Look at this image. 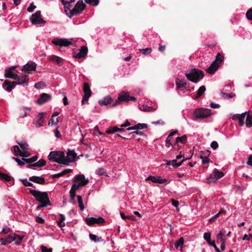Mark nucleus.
<instances>
[{"label": "nucleus", "instance_id": "obj_1", "mask_svg": "<svg viewBox=\"0 0 252 252\" xmlns=\"http://www.w3.org/2000/svg\"><path fill=\"white\" fill-rule=\"evenodd\" d=\"M186 76L187 79L194 83H196L201 80L204 74L202 70L196 68L192 69L189 73H186Z\"/></svg>", "mask_w": 252, "mask_h": 252}, {"label": "nucleus", "instance_id": "obj_2", "mask_svg": "<svg viewBox=\"0 0 252 252\" xmlns=\"http://www.w3.org/2000/svg\"><path fill=\"white\" fill-rule=\"evenodd\" d=\"M29 192L32 194L36 200L40 203H50V201L47 192H41L39 190L29 189Z\"/></svg>", "mask_w": 252, "mask_h": 252}, {"label": "nucleus", "instance_id": "obj_3", "mask_svg": "<svg viewBox=\"0 0 252 252\" xmlns=\"http://www.w3.org/2000/svg\"><path fill=\"white\" fill-rule=\"evenodd\" d=\"M48 158L51 161L64 165V153L63 152H51L48 156Z\"/></svg>", "mask_w": 252, "mask_h": 252}, {"label": "nucleus", "instance_id": "obj_4", "mask_svg": "<svg viewBox=\"0 0 252 252\" xmlns=\"http://www.w3.org/2000/svg\"><path fill=\"white\" fill-rule=\"evenodd\" d=\"M85 7L86 5L83 2V0H79L77 2L72 9H70V8H69V9H67V12H69V15L68 14L67 15L70 18L73 16L77 15L81 13L84 10Z\"/></svg>", "mask_w": 252, "mask_h": 252}, {"label": "nucleus", "instance_id": "obj_5", "mask_svg": "<svg viewBox=\"0 0 252 252\" xmlns=\"http://www.w3.org/2000/svg\"><path fill=\"white\" fill-rule=\"evenodd\" d=\"M211 110L207 108H200L196 109L193 112L194 120L203 119L211 115Z\"/></svg>", "mask_w": 252, "mask_h": 252}, {"label": "nucleus", "instance_id": "obj_6", "mask_svg": "<svg viewBox=\"0 0 252 252\" xmlns=\"http://www.w3.org/2000/svg\"><path fill=\"white\" fill-rule=\"evenodd\" d=\"M30 21L33 25L45 24L46 21L41 18L40 11H37L32 15Z\"/></svg>", "mask_w": 252, "mask_h": 252}, {"label": "nucleus", "instance_id": "obj_7", "mask_svg": "<svg viewBox=\"0 0 252 252\" xmlns=\"http://www.w3.org/2000/svg\"><path fill=\"white\" fill-rule=\"evenodd\" d=\"M83 93L84 96L82 100V104H84L85 102H87L89 97L92 95V91L90 85L87 82L84 83L83 84Z\"/></svg>", "mask_w": 252, "mask_h": 252}, {"label": "nucleus", "instance_id": "obj_8", "mask_svg": "<svg viewBox=\"0 0 252 252\" xmlns=\"http://www.w3.org/2000/svg\"><path fill=\"white\" fill-rule=\"evenodd\" d=\"M85 222L88 225L91 226L94 224H104L105 221L102 217H99L98 218L94 217L86 218Z\"/></svg>", "mask_w": 252, "mask_h": 252}, {"label": "nucleus", "instance_id": "obj_9", "mask_svg": "<svg viewBox=\"0 0 252 252\" xmlns=\"http://www.w3.org/2000/svg\"><path fill=\"white\" fill-rule=\"evenodd\" d=\"M52 43L56 46H68L71 44V42L65 38H55L52 40Z\"/></svg>", "mask_w": 252, "mask_h": 252}, {"label": "nucleus", "instance_id": "obj_10", "mask_svg": "<svg viewBox=\"0 0 252 252\" xmlns=\"http://www.w3.org/2000/svg\"><path fill=\"white\" fill-rule=\"evenodd\" d=\"M77 155L73 150H68L67 153V156L64 159V165H68L69 163L72 162L74 161Z\"/></svg>", "mask_w": 252, "mask_h": 252}, {"label": "nucleus", "instance_id": "obj_11", "mask_svg": "<svg viewBox=\"0 0 252 252\" xmlns=\"http://www.w3.org/2000/svg\"><path fill=\"white\" fill-rule=\"evenodd\" d=\"M129 93L128 92H122L118 97L116 101L112 104V107H115L119 105L121 101H128L129 98Z\"/></svg>", "mask_w": 252, "mask_h": 252}, {"label": "nucleus", "instance_id": "obj_12", "mask_svg": "<svg viewBox=\"0 0 252 252\" xmlns=\"http://www.w3.org/2000/svg\"><path fill=\"white\" fill-rule=\"evenodd\" d=\"M16 81V85H21L23 87H27L29 84V75H23L21 77L18 75V79H14Z\"/></svg>", "mask_w": 252, "mask_h": 252}, {"label": "nucleus", "instance_id": "obj_13", "mask_svg": "<svg viewBox=\"0 0 252 252\" xmlns=\"http://www.w3.org/2000/svg\"><path fill=\"white\" fill-rule=\"evenodd\" d=\"M52 98V96L46 93H42L40 95L39 98L37 100L36 103L42 105Z\"/></svg>", "mask_w": 252, "mask_h": 252}, {"label": "nucleus", "instance_id": "obj_14", "mask_svg": "<svg viewBox=\"0 0 252 252\" xmlns=\"http://www.w3.org/2000/svg\"><path fill=\"white\" fill-rule=\"evenodd\" d=\"M246 114V112L243 113L241 114H235L232 116V119L233 120H238L239 121V125L241 126H242L244 125L245 124L244 120Z\"/></svg>", "mask_w": 252, "mask_h": 252}, {"label": "nucleus", "instance_id": "obj_15", "mask_svg": "<svg viewBox=\"0 0 252 252\" xmlns=\"http://www.w3.org/2000/svg\"><path fill=\"white\" fill-rule=\"evenodd\" d=\"M88 53V48L85 46H83L77 51L74 53V56L76 58H84Z\"/></svg>", "mask_w": 252, "mask_h": 252}, {"label": "nucleus", "instance_id": "obj_16", "mask_svg": "<svg viewBox=\"0 0 252 252\" xmlns=\"http://www.w3.org/2000/svg\"><path fill=\"white\" fill-rule=\"evenodd\" d=\"M16 85V82H11L5 80L2 84V87L7 91L10 92L14 89Z\"/></svg>", "mask_w": 252, "mask_h": 252}, {"label": "nucleus", "instance_id": "obj_17", "mask_svg": "<svg viewBox=\"0 0 252 252\" xmlns=\"http://www.w3.org/2000/svg\"><path fill=\"white\" fill-rule=\"evenodd\" d=\"M146 180L151 181L153 183L158 184H162L167 181L166 179L161 178L160 176H154L151 175L147 177Z\"/></svg>", "mask_w": 252, "mask_h": 252}, {"label": "nucleus", "instance_id": "obj_18", "mask_svg": "<svg viewBox=\"0 0 252 252\" xmlns=\"http://www.w3.org/2000/svg\"><path fill=\"white\" fill-rule=\"evenodd\" d=\"M29 180L40 185H44L45 184V180L44 178L41 177L33 176L29 178Z\"/></svg>", "mask_w": 252, "mask_h": 252}, {"label": "nucleus", "instance_id": "obj_19", "mask_svg": "<svg viewBox=\"0 0 252 252\" xmlns=\"http://www.w3.org/2000/svg\"><path fill=\"white\" fill-rule=\"evenodd\" d=\"M117 131L124 132L126 131V130L123 127L119 128L117 126H114L109 127L108 128H107L106 130V133L107 134H112Z\"/></svg>", "mask_w": 252, "mask_h": 252}, {"label": "nucleus", "instance_id": "obj_20", "mask_svg": "<svg viewBox=\"0 0 252 252\" xmlns=\"http://www.w3.org/2000/svg\"><path fill=\"white\" fill-rule=\"evenodd\" d=\"M4 76L6 78L13 79H18V75L13 73L12 68H9L5 70Z\"/></svg>", "mask_w": 252, "mask_h": 252}, {"label": "nucleus", "instance_id": "obj_21", "mask_svg": "<svg viewBox=\"0 0 252 252\" xmlns=\"http://www.w3.org/2000/svg\"><path fill=\"white\" fill-rule=\"evenodd\" d=\"M15 240V238L13 237V235H9L5 238H1L0 239V242L2 245H6L7 244H10L13 241Z\"/></svg>", "mask_w": 252, "mask_h": 252}, {"label": "nucleus", "instance_id": "obj_22", "mask_svg": "<svg viewBox=\"0 0 252 252\" xmlns=\"http://www.w3.org/2000/svg\"><path fill=\"white\" fill-rule=\"evenodd\" d=\"M221 64H211L210 66L206 69L207 73L213 74L220 67Z\"/></svg>", "mask_w": 252, "mask_h": 252}, {"label": "nucleus", "instance_id": "obj_23", "mask_svg": "<svg viewBox=\"0 0 252 252\" xmlns=\"http://www.w3.org/2000/svg\"><path fill=\"white\" fill-rule=\"evenodd\" d=\"M36 64H25L23 67L22 70L29 73L31 71L34 70L36 69Z\"/></svg>", "mask_w": 252, "mask_h": 252}, {"label": "nucleus", "instance_id": "obj_24", "mask_svg": "<svg viewBox=\"0 0 252 252\" xmlns=\"http://www.w3.org/2000/svg\"><path fill=\"white\" fill-rule=\"evenodd\" d=\"M74 182H80L79 183H86V185L88 183L89 181L88 179H86L85 176L83 174H78L75 176L74 177Z\"/></svg>", "mask_w": 252, "mask_h": 252}, {"label": "nucleus", "instance_id": "obj_25", "mask_svg": "<svg viewBox=\"0 0 252 252\" xmlns=\"http://www.w3.org/2000/svg\"><path fill=\"white\" fill-rule=\"evenodd\" d=\"M36 126L39 127L43 126L44 122V113L43 112L39 113L36 117Z\"/></svg>", "mask_w": 252, "mask_h": 252}, {"label": "nucleus", "instance_id": "obj_26", "mask_svg": "<svg viewBox=\"0 0 252 252\" xmlns=\"http://www.w3.org/2000/svg\"><path fill=\"white\" fill-rule=\"evenodd\" d=\"M112 100V99L111 97L109 95H107V96L103 97V98L102 100H99V104L101 106L107 105L109 104H110L111 103Z\"/></svg>", "mask_w": 252, "mask_h": 252}, {"label": "nucleus", "instance_id": "obj_27", "mask_svg": "<svg viewBox=\"0 0 252 252\" xmlns=\"http://www.w3.org/2000/svg\"><path fill=\"white\" fill-rule=\"evenodd\" d=\"M246 125L248 127L252 126V111H249L247 113L246 120Z\"/></svg>", "mask_w": 252, "mask_h": 252}, {"label": "nucleus", "instance_id": "obj_28", "mask_svg": "<svg viewBox=\"0 0 252 252\" xmlns=\"http://www.w3.org/2000/svg\"><path fill=\"white\" fill-rule=\"evenodd\" d=\"M72 171V170L71 169H66L63 170L62 172H61L59 173L52 175L51 176V177L52 178H59L61 176L64 175L66 174L71 173Z\"/></svg>", "mask_w": 252, "mask_h": 252}, {"label": "nucleus", "instance_id": "obj_29", "mask_svg": "<svg viewBox=\"0 0 252 252\" xmlns=\"http://www.w3.org/2000/svg\"><path fill=\"white\" fill-rule=\"evenodd\" d=\"M176 85L178 89H182V88L187 89L189 87V85L183 81L177 79L176 81Z\"/></svg>", "mask_w": 252, "mask_h": 252}, {"label": "nucleus", "instance_id": "obj_30", "mask_svg": "<svg viewBox=\"0 0 252 252\" xmlns=\"http://www.w3.org/2000/svg\"><path fill=\"white\" fill-rule=\"evenodd\" d=\"M206 91V87L204 86H201L199 87V89L197 91V94L194 96V99H197L201 96Z\"/></svg>", "mask_w": 252, "mask_h": 252}, {"label": "nucleus", "instance_id": "obj_31", "mask_svg": "<svg viewBox=\"0 0 252 252\" xmlns=\"http://www.w3.org/2000/svg\"><path fill=\"white\" fill-rule=\"evenodd\" d=\"M139 109L145 112H153L156 110V108L153 107L148 106L146 105H142L139 106Z\"/></svg>", "mask_w": 252, "mask_h": 252}, {"label": "nucleus", "instance_id": "obj_32", "mask_svg": "<svg viewBox=\"0 0 252 252\" xmlns=\"http://www.w3.org/2000/svg\"><path fill=\"white\" fill-rule=\"evenodd\" d=\"M49 61L56 63H61L63 62V60L62 58L55 55L50 56Z\"/></svg>", "mask_w": 252, "mask_h": 252}, {"label": "nucleus", "instance_id": "obj_33", "mask_svg": "<svg viewBox=\"0 0 252 252\" xmlns=\"http://www.w3.org/2000/svg\"><path fill=\"white\" fill-rule=\"evenodd\" d=\"M38 157L37 156H34L29 158H22V160L28 163H32V162L36 161Z\"/></svg>", "mask_w": 252, "mask_h": 252}, {"label": "nucleus", "instance_id": "obj_34", "mask_svg": "<svg viewBox=\"0 0 252 252\" xmlns=\"http://www.w3.org/2000/svg\"><path fill=\"white\" fill-rule=\"evenodd\" d=\"M60 219L59 221H57L58 225L60 227H63L65 226V223L63 221L65 220V217L63 215L60 214L59 215Z\"/></svg>", "mask_w": 252, "mask_h": 252}, {"label": "nucleus", "instance_id": "obj_35", "mask_svg": "<svg viewBox=\"0 0 252 252\" xmlns=\"http://www.w3.org/2000/svg\"><path fill=\"white\" fill-rule=\"evenodd\" d=\"M223 61V56L222 54L218 53L216 59L211 63H221Z\"/></svg>", "mask_w": 252, "mask_h": 252}, {"label": "nucleus", "instance_id": "obj_36", "mask_svg": "<svg viewBox=\"0 0 252 252\" xmlns=\"http://www.w3.org/2000/svg\"><path fill=\"white\" fill-rule=\"evenodd\" d=\"M85 185H86V183L84 182V183H83H83H79L78 184H73L72 185V187H71L70 189L73 190L74 191H76L77 190L79 189L80 187H83Z\"/></svg>", "mask_w": 252, "mask_h": 252}, {"label": "nucleus", "instance_id": "obj_37", "mask_svg": "<svg viewBox=\"0 0 252 252\" xmlns=\"http://www.w3.org/2000/svg\"><path fill=\"white\" fill-rule=\"evenodd\" d=\"M187 141V137L186 135L181 137H178L176 138V143H181L185 144Z\"/></svg>", "mask_w": 252, "mask_h": 252}, {"label": "nucleus", "instance_id": "obj_38", "mask_svg": "<svg viewBox=\"0 0 252 252\" xmlns=\"http://www.w3.org/2000/svg\"><path fill=\"white\" fill-rule=\"evenodd\" d=\"M139 52L144 55H148L152 52V48L147 47L145 49H139Z\"/></svg>", "mask_w": 252, "mask_h": 252}, {"label": "nucleus", "instance_id": "obj_39", "mask_svg": "<svg viewBox=\"0 0 252 252\" xmlns=\"http://www.w3.org/2000/svg\"><path fill=\"white\" fill-rule=\"evenodd\" d=\"M89 237L90 239L94 241V242L98 241L99 242H102L103 241V239L101 237L97 238V236L92 233H90Z\"/></svg>", "mask_w": 252, "mask_h": 252}, {"label": "nucleus", "instance_id": "obj_40", "mask_svg": "<svg viewBox=\"0 0 252 252\" xmlns=\"http://www.w3.org/2000/svg\"><path fill=\"white\" fill-rule=\"evenodd\" d=\"M35 167H41L46 164V161L44 159H40L37 162L34 163Z\"/></svg>", "mask_w": 252, "mask_h": 252}, {"label": "nucleus", "instance_id": "obj_41", "mask_svg": "<svg viewBox=\"0 0 252 252\" xmlns=\"http://www.w3.org/2000/svg\"><path fill=\"white\" fill-rule=\"evenodd\" d=\"M77 198L79 208L81 211H83L84 210V206L83 204L82 197L80 195H77Z\"/></svg>", "mask_w": 252, "mask_h": 252}, {"label": "nucleus", "instance_id": "obj_42", "mask_svg": "<svg viewBox=\"0 0 252 252\" xmlns=\"http://www.w3.org/2000/svg\"><path fill=\"white\" fill-rule=\"evenodd\" d=\"M216 180H217L216 178V176H215V174L214 173V170L213 171L212 174H211L210 176L207 179V183H210L211 182H214Z\"/></svg>", "mask_w": 252, "mask_h": 252}, {"label": "nucleus", "instance_id": "obj_43", "mask_svg": "<svg viewBox=\"0 0 252 252\" xmlns=\"http://www.w3.org/2000/svg\"><path fill=\"white\" fill-rule=\"evenodd\" d=\"M184 239L183 237H181L178 241L175 243V246L177 249L179 247H182L184 245Z\"/></svg>", "mask_w": 252, "mask_h": 252}, {"label": "nucleus", "instance_id": "obj_44", "mask_svg": "<svg viewBox=\"0 0 252 252\" xmlns=\"http://www.w3.org/2000/svg\"><path fill=\"white\" fill-rule=\"evenodd\" d=\"M13 179V177L3 173V175H2V177L1 180L4 182H9Z\"/></svg>", "mask_w": 252, "mask_h": 252}, {"label": "nucleus", "instance_id": "obj_45", "mask_svg": "<svg viewBox=\"0 0 252 252\" xmlns=\"http://www.w3.org/2000/svg\"><path fill=\"white\" fill-rule=\"evenodd\" d=\"M84 1L87 3L94 6H97L99 3V0H84Z\"/></svg>", "mask_w": 252, "mask_h": 252}, {"label": "nucleus", "instance_id": "obj_46", "mask_svg": "<svg viewBox=\"0 0 252 252\" xmlns=\"http://www.w3.org/2000/svg\"><path fill=\"white\" fill-rule=\"evenodd\" d=\"M214 173L217 179H220L224 176V173L221 171H219L218 169H214Z\"/></svg>", "mask_w": 252, "mask_h": 252}, {"label": "nucleus", "instance_id": "obj_47", "mask_svg": "<svg viewBox=\"0 0 252 252\" xmlns=\"http://www.w3.org/2000/svg\"><path fill=\"white\" fill-rule=\"evenodd\" d=\"M13 151H14L15 156H17V157L19 156V155H20L21 151H22L21 150H20L19 146L17 145H15L13 147Z\"/></svg>", "mask_w": 252, "mask_h": 252}, {"label": "nucleus", "instance_id": "obj_48", "mask_svg": "<svg viewBox=\"0 0 252 252\" xmlns=\"http://www.w3.org/2000/svg\"><path fill=\"white\" fill-rule=\"evenodd\" d=\"M204 239L208 242V244L211 243V233L210 232H206L204 234Z\"/></svg>", "mask_w": 252, "mask_h": 252}, {"label": "nucleus", "instance_id": "obj_49", "mask_svg": "<svg viewBox=\"0 0 252 252\" xmlns=\"http://www.w3.org/2000/svg\"><path fill=\"white\" fill-rule=\"evenodd\" d=\"M135 127L136 130L137 129H142L143 128H147V125L145 124H140L139 123L138 124H136L135 125Z\"/></svg>", "mask_w": 252, "mask_h": 252}, {"label": "nucleus", "instance_id": "obj_50", "mask_svg": "<svg viewBox=\"0 0 252 252\" xmlns=\"http://www.w3.org/2000/svg\"><path fill=\"white\" fill-rule=\"evenodd\" d=\"M96 173L99 175L107 176L106 172L103 168H99L96 170Z\"/></svg>", "mask_w": 252, "mask_h": 252}, {"label": "nucleus", "instance_id": "obj_51", "mask_svg": "<svg viewBox=\"0 0 252 252\" xmlns=\"http://www.w3.org/2000/svg\"><path fill=\"white\" fill-rule=\"evenodd\" d=\"M17 143L19 144V146L23 150V151L27 150L28 149L29 145L27 143H20L18 141H17Z\"/></svg>", "mask_w": 252, "mask_h": 252}, {"label": "nucleus", "instance_id": "obj_52", "mask_svg": "<svg viewBox=\"0 0 252 252\" xmlns=\"http://www.w3.org/2000/svg\"><path fill=\"white\" fill-rule=\"evenodd\" d=\"M200 158L202 159V163L203 164H205L208 163L210 161V159L208 158V157L204 156L203 155H200Z\"/></svg>", "mask_w": 252, "mask_h": 252}, {"label": "nucleus", "instance_id": "obj_53", "mask_svg": "<svg viewBox=\"0 0 252 252\" xmlns=\"http://www.w3.org/2000/svg\"><path fill=\"white\" fill-rule=\"evenodd\" d=\"M21 182H22L23 184L26 186V187H33V188H35L33 186V185L31 182H28L27 179H22Z\"/></svg>", "mask_w": 252, "mask_h": 252}, {"label": "nucleus", "instance_id": "obj_54", "mask_svg": "<svg viewBox=\"0 0 252 252\" xmlns=\"http://www.w3.org/2000/svg\"><path fill=\"white\" fill-rule=\"evenodd\" d=\"M217 242H218L219 241H220V242H225V241H226L225 238H223V235L220 232H219V233H218L217 234Z\"/></svg>", "mask_w": 252, "mask_h": 252}, {"label": "nucleus", "instance_id": "obj_55", "mask_svg": "<svg viewBox=\"0 0 252 252\" xmlns=\"http://www.w3.org/2000/svg\"><path fill=\"white\" fill-rule=\"evenodd\" d=\"M31 155V154L27 151V150L21 151L20 155L19 156H21L22 158H25L29 157Z\"/></svg>", "mask_w": 252, "mask_h": 252}, {"label": "nucleus", "instance_id": "obj_56", "mask_svg": "<svg viewBox=\"0 0 252 252\" xmlns=\"http://www.w3.org/2000/svg\"><path fill=\"white\" fill-rule=\"evenodd\" d=\"M75 192L73 190H70L69 191V194H70V202L73 203L74 201L75 197L76 195Z\"/></svg>", "mask_w": 252, "mask_h": 252}, {"label": "nucleus", "instance_id": "obj_57", "mask_svg": "<svg viewBox=\"0 0 252 252\" xmlns=\"http://www.w3.org/2000/svg\"><path fill=\"white\" fill-rule=\"evenodd\" d=\"M221 94L223 95V96H225V98H232L233 97H234L235 95V94L233 93H231L228 94L227 93H225L222 91L221 92Z\"/></svg>", "mask_w": 252, "mask_h": 252}, {"label": "nucleus", "instance_id": "obj_58", "mask_svg": "<svg viewBox=\"0 0 252 252\" xmlns=\"http://www.w3.org/2000/svg\"><path fill=\"white\" fill-rule=\"evenodd\" d=\"M51 203H49V202H46V203H40V204L39 205L36 207V209L37 210H40V209H41L43 207H46L47 206H51Z\"/></svg>", "mask_w": 252, "mask_h": 252}, {"label": "nucleus", "instance_id": "obj_59", "mask_svg": "<svg viewBox=\"0 0 252 252\" xmlns=\"http://www.w3.org/2000/svg\"><path fill=\"white\" fill-rule=\"evenodd\" d=\"M12 159L14 160L15 161H16L18 164L20 166H23L25 165V161H24L23 160V161H21L19 158H15V157H12Z\"/></svg>", "mask_w": 252, "mask_h": 252}, {"label": "nucleus", "instance_id": "obj_60", "mask_svg": "<svg viewBox=\"0 0 252 252\" xmlns=\"http://www.w3.org/2000/svg\"><path fill=\"white\" fill-rule=\"evenodd\" d=\"M135 134L139 135L146 136V135L142 131H138V130H136V131H134L128 133V135H132V136H134V134Z\"/></svg>", "mask_w": 252, "mask_h": 252}, {"label": "nucleus", "instance_id": "obj_61", "mask_svg": "<svg viewBox=\"0 0 252 252\" xmlns=\"http://www.w3.org/2000/svg\"><path fill=\"white\" fill-rule=\"evenodd\" d=\"M45 86V84L44 82H40L35 83L34 84V87L37 89H40L42 88V87Z\"/></svg>", "mask_w": 252, "mask_h": 252}, {"label": "nucleus", "instance_id": "obj_62", "mask_svg": "<svg viewBox=\"0 0 252 252\" xmlns=\"http://www.w3.org/2000/svg\"><path fill=\"white\" fill-rule=\"evenodd\" d=\"M247 18L250 20L252 21V9H250L248 10L246 13Z\"/></svg>", "mask_w": 252, "mask_h": 252}, {"label": "nucleus", "instance_id": "obj_63", "mask_svg": "<svg viewBox=\"0 0 252 252\" xmlns=\"http://www.w3.org/2000/svg\"><path fill=\"white\" fill-rule=\"evenodd\" d=\"M41 249L42 252H52V249L51 248L48 249L45 246H41Z\"/></svg>", "mask_w": 252, "mask_h": 252}, {"label": "nucleus", "instance_id": "obj_64", "mask_svg": "<svg viewBox=\"0 0 252 252\" xmlns=\"http://www.w3.org/2000/svg\"><path fill=\"white\" fill-rule=\"evenodd\" d=\"M35 221L40 224H43L44 223V220L42 219L41 217L37 216L35 218Z\"/></svg>", "mask_w": 252, "mask_h": 252}]
</instances>
